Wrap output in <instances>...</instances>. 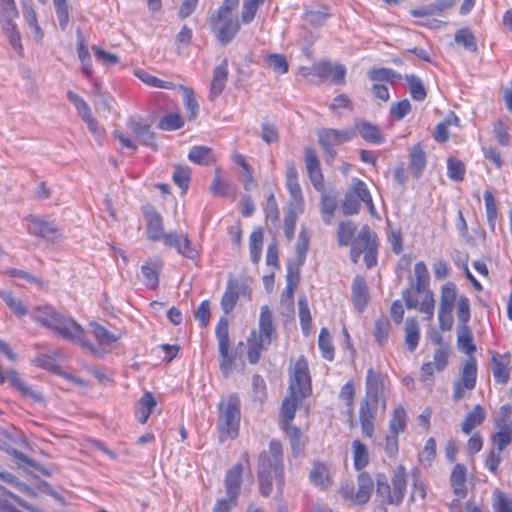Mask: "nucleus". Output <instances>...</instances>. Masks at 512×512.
Segmentation results:
<instances>
[{
	"label": "nucleus",
	"mask_w": 512,
	"mask_h": 512,
	"mask_svg": "<svg viewBox=\"0 0 512 512\" xmlns=\"http://www.w3.org/2000/svg\"><path fill=\"white\" fill-rule=\"evenodd\" d=\"M31 317L37 324L57 333L62 338L77 343L94 354L98 352L97 348L86 339L84 329L74 319L63 315L53 306H37L32 310Z\"/></svg>",
	"instance_id": "1"
},
{
	"label": "nucleus",
	"mask_w": 512,
	"mask_h": 512,
	"mask_svg": "<svg viewBox=\"0 0 512 512\" xmlns=\"http://www.w3.org/2000/svg\"><path fill=\"white\" fill-rule=\"evenodd\" d=\"M282 445L278 441H271L269 450L259 456L258 481L260 492L267 497L272 491L273 479H276L278 488L281 490L284 485V472L282 463Z\"/></svg>",
	"instance_id": "2"
},
{
	"label": "nucleus",
	"mask_w": 512,
	"mask_h": 512,
	"mask_svg": "<svg viewBox=\"0 0 512 512\" xmlns=\"http://www.w3.org/2000/svg\"><path fill=\"white\" fill-rule=\"evenodd\" d=\"M237 394L222 398L218 404L217 429L220 442L235 439L239 434L241 411Z\"/></svg>",
	"instance_id": "3"
},
{
	"label": "nucleus",
	"mask_w": 512,
	"mask_h": 512,
	"mask_svg": "<svg viewBox=\"0 0 512 512\" xmlns=\"http://www.w3.org/2000/svg\"><path fill=\"white\" fill-rule=\"evenodd\" d=\"M361 202L365 204L372 216L376 215V208L366 184L363 181L354 178L342 203L344 215L357 214L360 211Z\"/></svg>",
	"instance_id": "4"
},
{
	"label": "nucleus",
	"mask_w": 512,
	"mask_h": 512,
	"mask_svg": "<svg viewBox=\"0 0 512 512\" xmlns=\"http://www.w3.org/2000/svg\"><path fill=\"white\" fill-rule=\"evenodd\" d=\"M471 311L470 303L466 296H461L457 303V344L459 348L467 355H472L476 351L473 343L472 331L468 326Z\"/></svg>",
	"instance_id": "5"
},
{
	"label": "nucleus",
	"mask_w": 512,
	"mask_h": 512,
	"mask_svg": "<svg viewBox=\"0 0 512 512\" xmlns=\"http://www.w3.org/2000/svg\"><path fill=\"white\" fill-rule=\"evenodd\" d=\"M456 285L452 282L444 284L441 288L440 303L438 309L439 327L442 331H450L453 327V308L458 303Z\"/></svg>",
	"instance_id": "6"
},
{
	"label": "nucleus",
	"mask_w": 512,
	"mask_h": 512,
	"mask_svg": "<svg viewBox=\"0 0 512 512\" xmlns=\"http://www.w3.org/2000/svg\"><path fill=\"white\" fill-rule=\"evenodd\" d=\"M210 26L218 41L227 45L240 30V22L234 14L215 13L210 18Z\"/></svg>",
	"instance_id": "7"
},
{
	"label": "nucleus",
	"mask_w": 512,
	"mask_h": 512,
	"mask_svg": "<svg viewBox=\"0 0 512 512\" xmlns=\"http://www.w3.org/2000/svg\"><path fill=\"white\" fill-rule=\"evenodd\" d=\"M289 392L308 396L311 393V379L307 361L300 357L290 366V385Z\"/></svg>",
	"instance_id": "8"
},
{
	"label": "nucleus",
	"mask_w": 512,
	"mask_h": 512,
	"mask_svg": "<svg viewBox=\"0 0 512 512\" xmlns=\"http://www.w3.org/2000/svg\"><path fill=\"white\" fill-rule=\"evenodd\" d=\"M228 320L221 318L216 327V337L218 340L219 354H220V367L225 375H228L234 365L235 356L229 351V329Z\"/></svg>",
	"instance_id": "9"
},
{
	"label": "nucleus",
	"mask_w": 512,
	"mask_h": 512,
	"mask_svg": "<svg viewBox=\"0 0 512 512\" xmlns=\"http://www.w3.org/2000/svg\"><path fill=\"white\" fill-rule=\"evenodd\" d=\"M477 364L474 357L466 360L461 371V379L454 383L453 400L459 401L465 395V390H472L476 385Z\"/></svg>",
	"instance_id": "10"
},
{
	"label": "nucleus",
	"mask_w": 512,
	"mask_h": 512,
	"mask_svg": "<svg viewBox=\"0 0 512 512\" xmlns=\"http://www.w3.org/2000/svg\"><path fill=\"white\" fill-rule=\"evenodd\" d=\"M28 231L34 236L41 237L47 241L55 242L61 239L62 232L54 224V222L46 221L44 219L29 216L28 217Z\"/></svg>",
	"instance_id": "11"
},
{
	"label": "nucleus",
	"mask_w": 512,
	"mask_h": 512,
	"mask_svg": "<svg viewBox=\"0 0 512 512\" xmlns=\"http://www.w3.org/2000/svg\"><path fill=\"white\" fill-rule=\"evenodd\" d=\"M146 222L147 238L151 241H162L167 233L164 232L162 216L152 205H145L142 208Z\"/></svg>",
	"instance_id": "12"
},
{
	"label": "nucleus",
	"mask_w": 512,
	"mask_h": 512,
	"mask_svg": "<svg viewBox=\"0 0 512 512\" xmlns=\"http://www.w3.org/2000/svg\"><path fill=\"white\" fill-rule=\"evenodd\" d=\"M164 245L168 247L175 248L179 254L182 256L189 258L191 260H195L198 257L197 250L192 246L191 241L189 240L187 234L178 233V232H169L164 236L162 240Z\"/></svg>",
	"instance_id": "13"
},
{
	"label": "nucleus",
	"mask_w": 512,
	"mask_h": 512,
	"mask_svg": "<svg viewBox=\"0 0 512 512\" xmlns=\"http://www.w3.org/2000/svg\"><path fill=\"white\" fill-rule=\"evenodd\" d=\"M373 481L369 474L362 472L358 476V490L353 493L352 490L342 488L344 498L350 499L355 504H365L369 501L373 491Z\"/></svg>",
	"instance_id": "14"
},
{
	"label": "nucleus",
	"mask_w": 512,
	"mask_h": 512,
	"mask_svg": "<svg viewBox=\"0 0 512 512\" xmlns=\"http://www.w3.org/2000/svg\"><path fill=\"white\" fill-rule=\"evenodd\" d=\"M286 185L291 195L290 205L294 212H301L303 206V196L301 187L298 183V173L294 162H290L286 170Z\"/></svg>",
	"instance_id": "15"
},
{
	"label": "nucleus",
	"mask_w": 512,
	"mask_h": 512,
	"mask_svg": "<svg viewBox=\"0 0 512 512\" xmlns=\"http://www.w3.org/2000/svg\"><path fill=\"white\" fill-rule=\"evenodd\" d=\"M319 143L324 149L351 141L355 137L353 129H322L318 132Z\"/></svg>",
	"instance_id": "16"
},
{
	"label": "nucleus",
	"mask_w": 512,
	"mask_h": 512,
	"mask_svg": "<svg viewBox=\"0 0 512 512\" xmlns=\"http://www.w3.org/2000/svg\"><path fill=\"white\" fill-rule=\"evenodd\" d=\"M378 402L364 399L360 404L359 419L362 433L368 438H372L374 434V419L377 411Z\"/></svg>",
	"instance_id": "17"
},
{
	"label": "nucleus",
	"mask_w": 512,
	"mask_h": 512,
	"mask_svg": "<svg viewBox=\"0 0 512 512\" xmlns=\"http://www.w3.org/2000/svg\"><path fill=\"white\" fill-rule=\"evenodd\" d=\"M127 127L141 144L156 149L155 134L151 131L149 124L140 118H131L127 122Z\"/></svg>",
	"instance_id": "18"
},
{
	"label": "nucleus",
	"mask_w": 512,
	"mask_h": 512,
	"mask_svg": "<svg viewBox=\"0 0 512 512\" xmlns=\"http://www.w3.org/2000/svg\"><path fill=\"white\" fill-rule=\"evenodd\" d=\"M376 236L371 232L368 226H364L356 239L352 242L351 249V259L354 263L358 262L360 255L368 250L376 246Z\"/></svg>",
	"instance_id": "19"
},
{
	"label": "nucleus",
	"mask_w": 512,
	"mask_h": 512,
	"mask_svg": "<svg viewBox=\"0 0 512 512\" xmlns=\"http://www.w3.org/2000/svg\"><path fill=\"white\" fill-rule=\"evenodd\" d=\"M314 74L322 79H331L335 84L345 82L346 69L341 64L321 62L313 67Z\"/></svg>",
	"instance_id": "20"
},
{
	"label": "nucleus",
	"mask_w": 512,
	"mask_h": 512,
	"mask_svg": "<svg viewBox=\"0 0 512 512\" xmlns=\"http://www.w3.org/2000/svg\"><path fill=\"white\" fill-rule=\"evenodd\" d=\"M243 471L244 466L241 463H237L226 474L225 488L228 495V499L232 500V504L237 503V497L240 492Z\"/></svg>",
	"instance_id": "21"
},
{
	"label": "nucleus",
	"mask_w": 512,
	"mask_h": 512,
	"mask_svg": "<svg viewBox=\"0 0 512 512\" xmlns=\"http://www.w3.org/2000/svg\"><path fill=\"white\" fill-rule=\"evenodd\" d=\"M68 99L75 105L80 117L87 124L93 134L99 133L97 120L92 116L90 107L79 95L72 91L67 92Z\"/></svg>",
	"instance_id": "22"
},
{
	"label": "nucleus",
	"mask_w": 512,
	"mask_h": 512,
	"mask_svg": "<svg viewBox=\"0 0 512 512\" xmlns=\"http://www.w3.org/2000/svg\"><path fill=\"white\" fill-rule=\"evenodd\" d=\"M305 165L308 172V176L317 190L323 188V175L321 172L320 161L311 148L305 150Z\"/></svg>",
	"instance_id": "23"
},
{
	"label": "nucleus",
	"mask_w": 512,
	"mask_h": 512,
	"mask_svg": "<svg viewBox=\"0 0 512 512\" xmlns=\"http://www.w3.org/2000/svg\"><path fill=\"white\" fill-rule=\"evenodd\" d=\"M163 268V261L154 257L149 259L141 267L143 283L150 289H155L159 284V274Z\"/></svg>",
	"instance_id": "24"
},
{
	"label": "nucleus",
	"mask_w": 512,
	"mask_h": 512,
	"mask_svg": "<svg viewBox=\"0 0 512 512\" xmlns=\"http://www.w3.org/2000/svg\"><path fill=\"white\" fill-rule=\"evenodd\" d=\"M228 60L223 59L221 63L215 67L213 71V78L210 85L209 99L214 100L219 96L225 88L228 78Z\"/></svg>",
	"instance_id": "25"
},
{
	"label": "nucleus",
	"mask_w": 512,
	"mask_h": 512,
	"mask_svg": "<svg viewBox=\"0 0 512 512\" xmlns=\"http://www.w3.org/2000/svg\"><path fill=\"white\" fill-rule=\"evenodd\" d=\"M384 383L383 375L370 368L366 376V398L373 402H378L380 395L383 393Z\"/></svg>",
	"instance_id": "26"
},
{
	"label": "nucleus",
	"mask_w": 512,
	"mask_h": 512,
	"mask_svg": "<svg viewBox=\"0 0 512 512\" xmlns=\"http://www.w3.org/2000/svg\"><path fill=\"white\" fill-rule=\"evenodd\" d=\"M492 373L494 379L499 384H506L509 379L510 355H499L497 352H492Z\"/></svg>",
	"instance_id": "27"
},
{
	"label": "nucleus",
	"mask_w": 512,
	"mask_h": 512,
	"mask_svg": "<svg viewBox=\"0 0 512 512\" xmlns=\"http://www.w3.org/2000/svg\"><path fill=\"white\" fill-rule=\"evenodd\" d=\"M259 333H257L258 340L270 344L275 336V330L272 322V312L267 306L261 308L259 318Z\"/></svg>",
	"instance_id": "28"
},
{
	"label": "nucleus",
	"mask_w": 512,
	"mask_h": 512,
	"mask_svg": "<svg viewBox=\"0 0 512 512\" xmlns=\"http://www.w3.org/2000/svg\"><path fill=\"white\" fill-rule=\"evenodd\" d=\"M355 134L358 133L365 141L370 143H382L384 137L379 128L368 121L355 120Z\"/></svg>",
	"instance_id": "29"
},
{
	"label": "nucleus",
	"mask_w": 512,
	"mask_h": 512,
	"mask_svg": "<svg viewBox=\"0 0 512 512\" xmlns=\"http://www.w3.org/2000/svg\"><path fill=\"white\" fill-rule=\"evenodd\" d=\"M392 489L393 496H390L389 504H399L405 495L406 489V471L402 465L395 470L392 478Z\"/></svg>",
	"instance_id": "30"
},
{
	"label": "nucleus",
	"mask_w": 512,
	"mask_h": 512,
	"mask_svg": "<svg viewBox=\"0 0 512 512\" xmlns=\"http://www.w3.org/2000/svg\"><path fill=\"white\" fill-rule=\"evenodd\" d=\"M309 479L313 485L323 489L332 484L330 469L323 463H315L313 465Z\"/></svg>",
	"instance_id": "31"
},
{
	"label": "nucleus",
	"mask_w": 512,
	"mask_h": 512,
	"mask_svg": "<svg viewBox=\"0 0 512 512\" xmlns=\"http://www.w3.org/2000/svg\"><path fill=\"white\" fill-rule=\"evenodd\" d=\"M89 327L91 333L101 347H110L121 338L120 334H113L96 322H91Z\"/></svg>",
	"instance_id": "32"
},
{
	"label": "nucleus",
	"mask_w": 512,
	"mask_h": 512,
	"mask_svg": "<svg viewBox=\"0 0 512 512\" xmlns=\"http://www.w3.org/2000/svg\"><path fill=\"white\" fill-rule=\"evenodd\" d=\"M307 396H300V394H293L289 392V396L283 400L281 408L282 422H291L294 419L295 412L302 400Z\"/></svg>",
	"instance_id": "33"
},
{
	"label": "nucleus",
	"mask_w": 512,
	"mask_h": 512,
	"mask_svg": "<svg viewBox=\"0 0 512 512\" xmlns=\"http://www.w3.org/2000/svg\"><path fill=\"white\" fill-rule=\"evenodd\" d=\"M352 298L356 308L362 311L368 302V288L361 277H356L352 284Z\"/></svg>",
	"instance_id": "34"
},
{
	"label": "nucleus",
	"mask_w": 512,
	"mask_h": 512,
	"mask_svg": "<svg viewBox=\"0 0 512 512\" xmlns=\"http://www.w3.org/2000/svg\"><path fill=\"white\" fill-rule=\"evenodd\" d=\"M156 400L152 393L146 392L138 402L136 417L141 424L147 422L151 412L156 407Z\"/></svg>",
	"instance_id": "35"
},
{
	"label": "nucleus",
	"mask_w": 512,
	"mask_h": 512,
	"mask_svg": "<svg viewBox=\"0 0 512 512\" xmlns=\"http://www.w3.org/2000/svg\"><path fill=\"white\" fill-rule=\"evenodd\" d=\"M426 166V154L420 144L414 146L410 154V170L415 178H419Z\"/></svg>",
	"instance_id": "36"
},
{
	"label": "nucleus",
	"mask_w": 512,
	"mask_h": 512,
	"mask_svg": "<svg viewBox=\"0 0 512 512\" xmlns=\"http://www.w3.org/2000/svg\"><path fill=\"white\" fill-rule=\"evenodd\" d=\"M496 433L492 437L497 450L503 451L512 442V424L495 425Z\"/></svg>",
	"instance_id": "37"
},
{
	"label": "nucleus",
	"mask_w": 512,
	"mask_h": 512,
	"mask_svg": "<svg viewBox=\"0 0 512 512\" xmlns=\"http://www.w3.org/2000/svg\"><path fill=\"white\" fill-rule=\"evenodd\" d=\"M485 419V412L481 405H476L473 410L467 414L461 424V430L469 434L475 427L479 426Z\"/></svg>",
	"instance_id": "38"
},
{
	"label": "nucleus",
	"mask_w": 512,
	"mask_h": 512,
	"mask_svg": "<svg viewBox=\"0 0 512 512\" xmlns=\"http://www.w3.org/2000/svg\"><path fill=\"white\" fill-rule=\"evenodd\" d=\"M451 485L454 492L459 497H464L466 494V468L462 464H456L451 474Z\"/></svg>",
	"instance_id": "39"
},
{
	"label": "nucleus",
	"mask_w": 512,
	"mask_h": 512,
	"mask_svg": "<svg viewBox=\"0 0 512 512\" xmlns=\"http://www.w3.org/2000/svg\"><path fill=\"white\" fill-rule=\"evenodd\" d=\"M3 30L9 40L10 45L20 55L23 56V46L21 43V35L17 29L14 20L6 19Z\"/></svg>",
	"instance_id": "40"
},
{
	"label": "nucleus",
	"mask_w": 512,
	"mask_h": 512,
	"mask_svg": "<svg viewBox=\"0 0 512 512\" xmlns=\"http://www.w3.org/2000/svg\"><path fill=\"white\" fill-rule=\"evenodd\" d=\"M420 330L415 318H408L405 322V343L408 349L413 352L419 342Z\"/></svg>",
	"instance_id": "41"
},
{
	"label": "nucleus",
	"mask_w": 512,
	"mask_h": 512,
	"mask_svg": "<svg viewBox=\"0 0 512 512\" xmlns=\"http://www.w3.org/2000/svg\"><path fill=\"white\" fill-rule=\"evenodd\" d=\"M0 297L9 309L17 316H24L28 314L27 307L22 303L21 299L16 298L11 291L0 289Z\"/></svg>",
	"instance_id": "42"
},
{
	"label": "nucleus",
	"mask_w": 512,
	"mask_h": 512,
	"mask_svg": "<svg viewBox=\"0 0 512 512\" xmlns=\"http://www.w3.org/2000/svg\"><path fill=\"white\" fill-rule=\"evenodd\" d=\"M188 158L199 165H208L214 161L212 150L207 146H194L190 150Z\"/></svg>",
	"instance_id": "43"
},
{
	"label": "nucleus",
	"mask_w": 512,
	"mask_h": 512,
	"mask_svg": "<svg viewBox=\"0 0 512 512\" xmlns=\"http://www.w3.org/2000/svg\"><path fill=\"white\" fill-rule=\"evenodd\" d=\"M0 482L5 483L11 487H14L18 491L25 493L29 496H35V492L28 485L19 481V479L16 476L4 470L2 467H0Z\"/></svg>",
	"instance_id": "44"
},
{
	"label": "nucleus",
	"mask_w": 512,
	"mask_h": 512,
	"mask_svg": "<svg viewBox=\"0 0 512 512\" xmlns=\"http://www.w3.org/2000/svg\"><path fill=\"white\" fill-rule=\"evenodd\" d=\"M239 298V291L237 283L230 281L227 285V289L221 299V306L225 313H229L233 310L237 300Z\"/></svg>",
	"instance_id": "45"
},
{
	"label": "nucleus",
	"mask_w": 512,
	"mask_h": 512,
	"mask_svg": "<svg viewBox=\"0 0 512 512\" xmlns=\"http://www.w3.org/2000/svg\"><path fill=\"white\" fill-rule=\"evenodd\" d=\"M179 88L182 91L186 110L188 112L187 117L190 121L194 120L199 111V104L195 99L194 92L191 88L180 85Z\"/></svg>",
	"instance_id": "46"
},
{
	"label": "nucleus",
	"mask_w": 512,
	"mask_h": 512,
	"mask_svg": "<svg viewBox=\"0 0 512 512\" xmlns=\"http://www.w3.org/2000/svg\"><path fill=\"white\" fill-rule=\"evenodd\" d=\"M134 75L139 78L142 82L145 84L156 87V88H163V89H173L175 88V85L172 82L163 81L150 73H148L144 69H136L134 71Z\"/></svg>",
	"instance_id": "47"
},
{
	"label": "nucleus",
	"mask_w": 512,
	"mask_h": 512,
	"mask_svg": "<svg viewBox=\"0 0 512 512\" xmlns=\"http://www.w3.org/2000/svg\"><path fill=\"white\" fill-rule=\"evenodd\" d=\"M415 290L420 293L426 289L430 281V275L424 262H417L414 266Z\"/></svg>",
	"instance_id": "48"
},
{
	"label": "nucleus",
	"mask_w": 512,
	"mask_h": 512,
	"mask_svg": "<svg viewBox=\"0 0 512 512\" xmlns=\"http://www.w3.org/2000/svg\"><path fill=\"white\" fill-rule=\"evenodd\" d=\"M263 245V231L261 228L254 230L250 235V258L253 263H257L261 258Z\"/></svg>",
	"instance_id": "49"
},
{
	"label": "nucleus",
	"mask_w": 512,
	"mask_h": 512,
	"mask_svg": "<svg viewBox=\"0 0 512 512\" xmlns=\"http://www.w3.org/2000/svg\"><path fill=\"white\" fill-rule=\"evenodd\" d=\"M354 466L357 470L363 469L369 462V454L366 446L359 440L352 442Z\"/></svg>",
	"instance_id": "50"
},
{
	"label": "nucleus",
	"mask_w": 512,
	"mask_h": 512,
	"mask_svg": "<svg viewBox=\"0 0 512 512\" xmlns=\"http://www.w3.org/2000/svg\"><path fill=\"white\" fill-rule=\"evenodd\" d=\"M455 42L471 52L477 51L476 38L468 28H462L456 32Z\"/></svg>",
	"instance_id": "51"
},
{
	"label": "nucleus",
	"mask_w": 512,
	"mask_h": 512,
	"mask_svg": "<svg viewBox=\"0 0 512 512\" xmlns=\"http://www.w3.org/2000/svg\"><path fill=\"white\" fill-rule=\"evenodd\" d=\"M447 174L453 181H462L465 175V164L455 157H449L447 160Z\"/></svg>",
	"instance_id": "52"
},
{
	"label": "nucleus",
	"mask_w": 512,
	"mask_h": 512,
	"mask_svg": "<svg viewBox=\"0 0 512 512\" xmlns=\"http://www.w3.org/2000/svg\"><path fill=\"white\" fill-rule=\"evenodd\" d=\"M265 61L270 69H272L275 73L285 74L288 72L289 64L282 54L272 53L268 54L265 58Z\"/></svg>",
	"instance_id": "53"
},
{
	"label": "nucleus",
	"mask_w": 512,
	"mask_h": 512,
	"mask_svg": "<svg viewBox=\"0 0 512 512\" xmlns=\"http://www.w3.org/2000/svg\"><path fill=\"white\" fill-rule=\"evenodd\" d=\"M318 345L325 359L331 361L334 358V347L327 328H322L319 334Z\"/></svg>",
	"instance_id": "54"
},
{
	"label": "nucleus",
	"mask_w": 512,
	"mask_h": 512,
	"mask_svg": "<svg viewBox=\"0 0 512 512\" xmlns=\"http://www.w3.org/2000/svg\"><path fill=\"white\" fill-rule=\"evenodd\" d=\"M248 360L251 364H256L259 361L262 349L267 345L266 343L258 340L257 332L253 331L251 337L248 340Z\"/></svg>",
	"instance_id": "55"
},
{
	"label": "nucleus",
	"mask_w": 512,
	"mask_h": 512,
	"mask_svg": "<svg viewBox=\"0 0 512 512\" xmlns=\"http://www.w3.org/2000/svg\"><path fill=\"white\" fill-rule=\"evenodd\" d=\"M356 226L351 222H341L337 230L338 243L341 246H347L351 243L355 234Z\"/></svg>",
	"instance_id": "56"
},
{
	"label": "nucleus",
	"mask_w": 512,
	"mask_h": 512,
	"mask_svg": "<svg viewBox=\"0 0 512 512\" xmlns=\"http://www.w3.org/2000/svg\"><path fill=\"white\" fill-rule=\"evenodd\" d=\"M23 16L25 21L28 23L30 28L33 30L35 39L41 41L44 37V32L38 24L37 15L35 10L31 6H24Z\"/></svg>",
	"instance_id": "57"
},
{
	"label": "nucleus",
	"mask_w": 512,
	"mask_h": 512,
	"mask_svg": "<svg viewBox=\"0 0 512 512\" xmlns=\"http://www.w3.org/2000/svg\"><path fill=\"white\" fill-rule=\"evenodd\" d=\"M190 176L191 170L188 166L177 165L174 169L172 179L174 183L183 190V192H186L189 187Z\"/></svg>",
	"instance_id": "58"
},
{
	"label": "nucleus",
	"mask_w": 512,
	"mask_h": 512,
	"mask_svg": "<svg viewBox=\"0 0 512 512\" xmlns=\"http://www.w3.org/2000/svg\"><path fill=\"white\" fill-rule=\"evenodd\" d=\"M405 79L409 84L412 98L417 101L424 100L427 94L421 79L415 75H407Z\"/></svg>",
	"instance_id": "59"
},
{
	"label": "nucleus",
	"mask_w": 512,
	"mask_h": 512,
	"mask_svg": "<svg viewBox=\"0 0 512 512\" xmlns=\"http://www.w3.org/2000/svg\"><path fill=\"white\" fill-rule=\"evenodd\" d=\"M265 2V0H243L241 21L248 24L253 21L258 8Z\"/></svg>",
	"instance_id": "60"
},
{
	"label": "nucleus",
	"mask_w": 512,
	"mask_h": 512,
	"mask_svg": "<svg viewBox=\"0 0 512 512\" xmlns=\"http://www.w3.org/2000/svg\"><path fill=\"white\" fill-rule=\"evenodd\" d=\"M406 419L407 416L404 408L402 406L396 407L389 423L391 432L394 434L403 432L406 426Z\"/></svg>",
	"instance_id": "61"
},
{
	"label": "nucleus",
	"mask_w": 512,
	"mask_h": 512,
	"mask_svg": "<svg viewBox=\"0 0 512 512\" xmlns=\"http://www.w3.org/2000/svg\"><path fill=\"white\" fill-rule=\"evenodd\" d=\"M485 208L487 214V221L492 229L496 226L497 220V204L494 195L491 191L484 193Z\"/></svg>",
	"instance_id": "62"
},
{
	"label": "nucleus",
	"mask_w": 512,
	"mask_h": 512,
	"mask_svg": "<svg viewBox=\"0 0 512 512\" xmlns=\"http://www.w3.org/2000/svg\"><path fill=\"white\" fill-rule=\"evenodd\" d=\"M337 203L336 199L330 195H323L321 198V212L323 221L326 224H330L333 219L334 212L336 210Z\"/></svg>",
	"instance_id": "63"
},
{
	"label": "nucleus",
	"mask_w": 512,
	"mask_h": 512,
	"mask_svg": "<svg viewBox=\"0 0 512 512\" xmlns=\"http://www.w3.org/2000/svg\"><path fill=\"white\" fill-rule=\"evenodd\" d=\"M494 508L496 512H512V499L500 490L494 491Z\"/></svg>",
	"instance_id": "64"
}]
</instances>
